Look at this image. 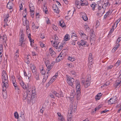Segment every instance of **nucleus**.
<instances>
[{
	"instance_id": "nucleus-1",
	"label": "nucleus",
	"mask_w": 121,
	"mask_h": 121,
	"mask_svg": "<svg viewBox=\"0 0 121 121\" xmlns=\"http://www.w3.org/2000/svg\"><path fill=\"white\" fill-rule=\"evenodd\" d=\"M110 5V4L108 0H105L104 4H103L102 6L98 5L97 15L100 17L105 12L106 7L109 6Z\"/></svg>"
},
{
	"instance_id": "nucleus-2",
	"label": "nucleus",
	"mask_w": 121,
	"mask_h": 121,
	"mask_svg": "<svg viewBox=\"0 0 121 121\" xmlns=\"http://www.w3.org/2000/svg\"><path fill=\"white\" fill-rule=\"evenodd\" d=\"M2 82L4 83L2 86V89L3 90H5L6 87H8L9 84L8 83V79L7 75L6 72L4 70L2 73Z\"/></svg>"
},
{
	"instance_id": "nucleus-3",
	"label": "nucleus",
	"mask_w": 121,
	"mask_h": 121,
	"mask_svg": "<svg viewBox=\"0 0 121 121\" xmlns=\"http://www.w3.org/2000/svg\"><path fill=\"white\" fill-rule=\"evenodd\" d=\"M31 89L30 88L27 89L26 92L24 93L23 96V99L24 100H25L27 99V101L28 102L30 101L31 99H32L31 95Z\"/></svg>"
},
{
	"instance_id": "nucleus-4",
	"label": "nucleus",
	"mask_w": 121,
	"mask_h": 121,
	"mask_svg": "<svg viewBox=\"0 0 121 121\" xmlns=\"http://www.w3.org/2000/svg\"><path fill=\"white\" fill-rule=\"evenodd\" d=\"M67 80L68 84L69 85L73 87L74 86V85L75 84V82L73 78H71L69 76L66 75Z\"/></svg>"
},
{
	"instance_id": "nucleus-5",
	"label": "nucleus",
	"mask_w": 121,
	"mask_h": 121,
	"mask_svg": "<svg viewBox=\"0 0 121 121\" xmlns=\"http://www.w3.org/2000/svg\"><path fill=\"white\" fill-rule=\"evenodd\" d=\"M79 33L80 35L81 38L85 40L87 39V36L85 34L84 32L82 30H80L79 31Z\"/></svg>"
},
{
	"instance_id": "nucleus-6",
	"label": "nucleus",
	"mask_w": 121,
	"mask_h": 121,
	"mask_svg": "<svg viewBox=\"0 0 121 121\" xmlns=\"http://www.w3.org/2000/svg\"><path fill=\"white\" fill-rule=\"evenodd\" d=\"M117 100L116 96H114L112 98H110L108 100V103L109 104H115Z\"/></svg>"
},
{
	"instance_id": "nucleus-7",
	"label": "nucleus",
	"mask_w": 121,
	"mask_h": 121,
	"mask_svg": "<svg viewBox=\"0 0 121 121\" xmlns=\"http://www.w3.org/2000/svg\"><path fill=\"white\" fill-rule=\"evenodd\" d=\"M54 63V62H53L50 65H47L46 66L47 67V69H46V72L48 71L47 73V74H49V73H50V72L51 69L52 68Z\"/></svg>"
},
{
	"instance_id": "nucleus-8",
	"label": "nucleus",
	"mask_w": 121,
	"mask_h": 121,
	"mask_svg": "<svg viewBox=\"0 0 121 121\" xmlns=\"http://www.w3.org/2000/svg\"><path fill=\"white\" fill-rule=\"evenodd\" d=\"M87 42L84 40L82 39L77 42V44L78 46L80 47L82 46H84L86 44Z\"/></svg>"
},
{
	"instance_id": "nucleus-9",
	"label": "nucleus",
	"mask_w": 121,
	"mask_h": 121,
	"mask_svg": "<svg viewBox=\"0 0 121 121\" xmlns=\"http://www.w3.org/2000/svg\"><path fill=\"white\" fill-rule=\"evenodd\" d=\"M70 110H71L70 112H69L68 115V121H71L72 120V112L73 111V108H71V107Z\"/></svg>"
},
{
	"instance_id": "nucleus-10",
	"label": "nucleus",
	"mask_w": 121,
	"mask_h": 121,
	"mask_svg": "<svg viewBox=\"0 0 121 121\" xmlns=\"http://www.w3.org/2000/svg\"><path fill=\"white\" fill-rule=\"evenodd\" d=\"M24 41V37H20L19 42V44H20L19 46H21L22 47H24V44H23Z\"/></svg>"
},
{
	"instance_id": "nucleus-11",
	"label": "nucleus",
	"mask_w": 121,
	"mask_h": 121,
	"mask_svg": "<svg viewBox=\"0 0 121 121\" xmlns=\"http://www.w3.org/2000/svg\"><path fill=\"white\" fill-rule=\"evenodd\" d=\"M75 84H76V91H80V83L79 81L76 80L75 81Z\"/></svg>"
},
{
	"instance_id": "nucleus-12",
	"label": "nucleus",
	"mask_w": 121,
	"mask_h": 121,
	"mask_svg": "<svg viewBox=\"0 0 121 121\" xmlns=\"http://www.w3.org/2000/svg\"><path fill=\"white\" fill-rule=\"evenodd\" d=\"M63 44L60 42H59V44H58L59 46L57 47V48H56L58 52H60L62 49L63 47Z\"/></svg>"
},
{
	"instance_id": "nucleus-13",
	"label": "nucleus",
	"mask_w": 121,
	"mask_h": 121,
	"mask_svg": "<svg viewBox=\"0 0 121 121\" xmlns=\"http://www.w3.org/2000/svg\"><path fill=\"white\" fill-rule=\"evenodd\" d=\"M52 8L54 12L57 13L59 12V10L58 8L57 5L56 4H54L53 5Z\"/></svg>"
},
{
	"instance_id": "nucleus-14",
	"label": "nucleus",
	"mask_w": 121,
	"mask_h": 121,
	"mask_svg": "<svg viewBox=\"0 0 121 121\" xmlns=\"http://www.w3.org/2000/svg\"><path fill=\"white\" fill-rule=\"evenodd\" d=\"M23 24L24 26H26L29 25V22L26 18H23L22 19Z\"/></svg>"
},
{
	"instance_id": "nucleus-15",
	"label": "nucleus",
	"mask_w": 121,
	"mask_h": 121,
	"mask_svg": "<svg viewBox=\"0 0 121 121\" xmlns=\"http://www.w3.org/2000/svg\"><path fill=\"white\" fill-rule=\"evenodd\" d=\"M0 39L2 41H3V42L4 43H6L7 41V37L6 35H4L3 36L0 37Z\"/></svg>"
},
{
	"instance_id": "nucleus-16",
	"label": "nucleus",
	"mask_w": 121,
	"mask_h": 121,
	"mask_svg": "<svg viewBox=\"0 0 121 121\" xmlns=\"http://www.w3.org/2000/svg\"><path fill=\"white\" fill-rule=\"evenodd\" d=\"M19 83L21 86L24 89H27V87L26 86V85L23 81L20 82Z\"/></svg>"
},
{
	"instance_id": "nucleus-17",
	"label": "nucleus",
	"mask_w": 121,
	"mask_h": 121,
	"mask_svg": "<svg viewBox=\"0 0 121 121\" xmlns=\"http://www.w3.org/2000/svg\"><path fill=\"white\" fill-rule=\"evenodd\" d=\"M70 11V10H69L68 11V15L65 17L66 19H67L68 20V19H70L73 15V14L72 13H70V14L69 13Z\"/></svg>"
},
{
	"instance_id": "nucleus-18",
	"label": "nucleus",
	"mask_w": 121,
	"mask_h": 121,
	"mask_svg": "<svg viewBox=\"0 0 121 121\" xmlns=\"http://www.w3.org/2000/svg\"><path fill=\"white\" fill-rule=\"evenodd\" d=\"M59 24L62 27H66V26L64 22L62 20H61L60 21Z\"/></svg>"
},
{
	"instance_id": "nucleus-19",
	"label": "nucleus",
	"mask_w": 121,
	"mask_h": 121,
	"mask_svg": "<svg viewBox=\"0 0 121 121\" xmlns=\"http://www.w3.org/2000/svg\"><path fill=\"white\" fill-rule=\"evenodd\" d=\"M19 121H25V115L23 114H21L20 117H19Z\"/></svg>"
},
{
	"instance_id": "nucleus-20",
	"label": "nucleus",
	"mask_w": 121,
	"mask_h": 121,
	"mask_svg": "<svg viewBox=\"0 0 121 121\" xmlns=\"http://www.w3.org/2000/svg\"><path fill=\"white\" fill-rule=\"evenodd\" d=\"M31 94L32 98L33 99L36 96V94L35 92V90H31Z\"/></svg>"
},
{
	"instance_id": "nucleus-21",
	"label": "nucleus",
	"mask_w": 121,
	"mask_h": 121,
	"mask_svg": "<svg viewBox=\"0 0 121 121\" xmlns=\"http://www.w3.org/2000/svg\"><path fill=\"white\" fill-rule=\"evenodd\" d=\"M7 87H6V89L5 90H3L2 89V90L3 91V92L2 93V94L3 95V96L4 98V99H6L7 98V94L6 93V92H5V91L6 90V89Z\"/></svg>"
},
{
	"instance_id": "nucleus-22",
	"label": "nucleus",
	"mask_w": 121,
	"mask_h": 121,
	"mask_svg": "<svg viewBox=\"0 0 121 121\" xmlns=\"http://www.w3.org/2000/svg\"><path fill=\"white\" fill-rule=\"evenodd\" d=\"M81 6H86L88 5L89 3L87 1L85 0L84 1L82 2H81Z\"/></svg>"
},
{
	"instance_id": "nucleus-23",
	"label": "nucleus",
	"mask_w": 121,
	"mask_h": 121,
	"mask_svg": "<svg viewBox=\"0 0 121 121\" xmlns=\"http://www.w3.org/2000/svg\"><path fill=\"white\" fill-rule=\"evenodd\" d=\"M49 76V74H44L43 78V80L42 83H44L45 82L46 80L48 78Z\"/></svg>"
},
{
	"instance_id": "nucleus-24",
	"label": "nucleus",
	"mask_w": 121,
	"mask_h": 121,
	"mask_svg": "<svg viewBox=\"0 0 121 121\" xmlns=\"http://www.w3.org/2000/svg\"><path fill=\"white\" fill-rule=\"evenodd\" d=\"M59 43V42H54L52 44V46L56 49V48H57V47L58 46V44Z\"/></svg>"
},
{
	"instance_id": "nucleus-25",
	"label": "nucleus",
	"mask_w": 121,
	"mask_h": 121,
	"mask_svg": "<svg viewBox=\"0 0 121 121\" xmlns=\"http://www.w3.org/2000/svg\"><path fill=\"white\" fill-rule=\"evenodd\" d=\"M90 84V82L88 80H86V82L85 83V84L84 85L85 87L87 88Z\"/></svg>"
},
{
	"instance_id": "nucleus-26",
	"label": "nucleus",
	"mask_w": 121,
	"mask_h": 121,
	"mask_svg": "<svg viewBox=\"0 0 121 121\" xmlns=\"http://www.w3.org/2000/svg\"><path fill=\"white\" fill-rule=\"evenodd\" d=\"M12 82L14 86V88L16 90H19L17 85V82H14L13 80L12 81Z\"/></svg>"
},
{
	"instance_id": "nucleus-27",
	"label": "nucleus",
	"mask_w": 121,
	"mask_h": 121,
	"mask_svg": "<svg viewBox=\"0 0 121 121\" xmlns=\"http://www.w3.org/2000/svg\"><path fill=\"white\" fill-rule=\"evenodd\" d=\"M19 50H17L15 53L14 54V59L16 60L19 56V53H18Z\"/></svg>"
},
{
	"instance_id": "nucleus-28",
	"label": "nucleus",
	"mask_w": 121,
	"mask_h": 121,
	"mask_svg": "<svg viewBox=\"0 0 121 121\" xmlns=\"http://www.w3.org/2000/svg\"><path fill=\"white\" fill-rule=\"evenodd\" d=\"M23 18H26V16L27 15V12L26 11V9H25L23 12Z\"/></svg>"
},
{
	"instance_id": "nucleus-29",
	"label": "nucleus",
	"mask_w": 121,
	"mask_h": 121,
	"mask_svg": "<svg viewBox=\"0 0 121 121\" xmlns=\"http://www.w3.org/2000/svg\"><path fill=\"white\" fill-rule=\"evenodd\" d=\"M52 92L56 96L58 97H60V94L59 93H58L56 92V91H53Z\"/></svg>"
},
{
	"instance_id": "nucleus-30",
	"label": "nucleus",
	"mask_w": 121,
	"mask_h": 121,
	"mask_svg": "<svg viewBox=\"0 0 121 121\" xmlns=\"http://www.w3.org/2000/svg\"><path fill=\"white\" fill-rule=\"evenodd\" d=\"M93 57L92 56V53H90L89 54V56L88 57V60L90 61L93 60Z\"/></svg>"
},
{
	"instance_id": "nucleus-31",
	"label": "nucleus",
	"mask_w": 121,
	"mask_h": 121,
	"mask_svg": "<svg viewBox=\"0 0 121 121\" xmlns=\"http://www.w3.org/2000/svg\"><path fill=\"white\" fill-rule=\"evenodd\" d=\"M53 38H54V42H59V39L58 37L56 35H55L53 37Z\"/></svg>"
},
{
	"instance_id": "nucleus-32",
	"label": "nucleus",
	"mask_w": 121,
	"mask_h": 121,
	"mask_svg": "<svg viewBox=\"0 0 121 121\" xmlns=\"http://www.w3.org/2000/svg\"><path fill=\"white\" fill-rule=\"evenodd\" d=\"M97 5V4L94 3L91 4V6L92 7V9L93 10H95V9Z\"/></svg>"
},
{
	"instance_id": "nucleus-33",
	"label": "nucleus",
	"mask_w": 121,
	"mask_h": 121,
	"mask_svg": "<svg viewBox=\"0 0 121 121\" xmlns=\"http://www.w3.org/2000/svg\"><path fill=\"white\" fill-rule=\"evenodd\" d=\"M91 41L92 40H95V35L93 33H91Z\"/></svg>"
},
{
	"instance_id": "nucleus-34",
	"label": "nucleus",
	"mask_w": 121,
	"mask_h": 121,
	"mask_svg": "<svg viewBox=\"0 0 121 121\" xmlns=\"http://www.w3.org/2000/svg\"><path fill=\"white\" fill-rule=\"evenodd\" d=\"M70 39V36L68 34H67L65 35V39L66 41L69 40Z\"/></svg>"
},
{
	"instance_id": "nucleus-35",
	"label": "nucleus",
	"mask_w": 121,
	"mask_h": 121,
	"mask_svg": "<svg viewBox=\"0 0 121 121\" xmlns=\"http://www.w3.org/2000/svg\"><path fill=\"white\" fill-rule=\"evenodd\" d=\"M68 60L71 61H73L75 60V59L72 56H69L68 58Z\"/></svg>"
},
{
	"instance_id": "nucleus-36",
	"label": "nucleus",
	"mask_w": 121,
	"mask_h": 121,
	"mask_svg": "<svg viewBox=\"0 0 121 121\" xmlns=\"http://www.w3.org/2000/svg\"><path fill=\"white\" fill-rule=\"evenodd\" d=\"M20 37H24V32L22 30H20L19 33Z\"/></svg>"
},
{
	"instance_id": "nucleus-37",
	"label": "nucleus",
	"mask_w": 121,
	"mask_h": 121,
	"mask_svg": "<svg viewBox=\"0 0 121 121\" xmlns=\"http://www.w3.org/2000/svg\"><path fill=\"white\" fill-rule=\"evenodd\" d=\"M43 10L46 14L47 13V11H48L47 7L46 6L45 4H44L43 7Z\"/></svg>"
},
{
	"instance_id": "nucleus-38",
	"label": "nucleus",
	"mask_w": 121,
	"mask_h": 121,
	"mask_svg": "<svg viewBox=\"0 0 121 121\" xmlns=\"http://www.w3.org/2000/svg\"><path fill=\"white\" fill-rule=\"evenodd\" d=\"M14 116L16 118L19 119V116L18 113L17 112H15L14 113Z\"/></svg>"
},
{
	"instance_id": "nucleus-39",
	"label": "nucleus",
	"mask_w": 121,
	"mask_h": 121,
	"mask_svg": "<svg viewBox=\"0 0 121 121\" xmlns=\"http://www.w3.org/2000/svg\"><path fill=\"white\" fill-rule=\"evenodd\" d=\"M35 77L36 79L37 80H39V75L38 73H37L36 74H35Z\"/></svg>"
},
{
	"instance_id": "nucleus-40",
	"label": "nucleus",
	"mask_w": 121,
	"mask_h": 121,
	"mask_svg": "<svg viewBox=\"0 0 121 121\" xmlns=\"http://www.w3.org/2000/svg\"><path fill=\"white\" fill-rule=\"evenodd\" d=\"M120 3L119 2H116V3L113 4L112 5V7H117L119 5H120Z\"/></svg>"
},
{
	"instance_id": "nucleus-41",
	"label": "nucleus",
	"mask_w": 121,
	"mask_h": 121,
	"mask_svg": "<svg viewBox=\"0 0 121 121\" xmlns=\"http://www.w3.org/2000/svg\"><path fill=\"white\" fill-rule=\"evenodd\" d=\"M120 84H121V82L120 80H117L115 83V85L116 86H117Z\"/></svg>"
},
{
	"instance_id": "nucleus-42",
	"label": "nucleus",
	"mask_w": 121,
	"mask_h": 121,
	"mask_svg": "<svg viewBox=\"0 0 121 121\" xmlns=\"http://www.w3.org/2000/svg\"><path fill=\"white\" fill-rule=\"evenodd\" d=\"M77 39H73V40H72L70 43V44L73 45H75L76 44V41H77Z\"/></svg>"
},
{
	"instance_id": "nucleus-43",
	"label": "nucleus",
	"mask_w": 121,
	"mask_h": 121,
	"mask_svg": "<svg viewBox=\"0 0 121 121\" xmlns=\"http://www.w3.org/2000/svg\"><path fill=\"white\" fill-rule=\"evenodd\" d=\"M56 77L55 76H54L52 78H51V79L50 80V81L49 82H54V80L56 79Z\"/></svg>"
},
{
	"instance_id": "nucleus-44",
	"label": "nucleus",
	"mask_w": 121,
	"mask_h": 121,
	"mask_svg": "<svg viewBox=\"0 0 121 121\" xmlns=\"http://www.w3.org/2000/svg\"><path fill=\"white\" fill-rule=\"evenodd\" d=\"M82 18L85 21H86L88 19L87 17L85 14L83 15Z\"/></svg>"
},
{
	"instance_id": "nucleus-45",
	"label": "nucleus",
	"mask_w": 121,
	"mask_h": 121,
	"mask_svg": "<svg viewBox=\"0 0 121 121\" xmlns=\"http://www.w3.org/2000/svg\"><path fill=\"white\" fill-rule=\"evenodd\" d=\"M76 94H77V98L78 99V98H79L80 95V91H76Z\"/></svg>"
},
{
	"instance_id": "nucleus-46",
	"label": "nucleus",
	"mask_w": 121,
	"mask_h": 121,
	"mask_svg": "<svg viewBox=\"0 0 121 121\" xmlns=\"http://www.w3.org/2000/svg\"><path fill=\"white\" fill-rule=\"evenodd\" d=\"M74 37H75V39H77V35L76 34L73 33V35L72 36V38L73 39V38Z\"/></svg>"
},
{
	"instance_id": "nucleus-47",
	"label": "nucleus",
	"mask_w": 121,
	"mask_h": 121,
	"mask_svg": "<svg viewBox=\"0 0 121 121\" xmlns=\"http://www.w3.org/2000/svg\"><path fill=\"white\" fill-rule=\"evenodd\" d=\"M121 63V61L120 60H118L116 63L115 65L117 67L118 66L120 65Z\"/></svg>"
},
{
	"instance_id": "nucleus-48",
	"label": "nucleus",
	"mask_w": 121,
	"mask_h": 121,
	"mask_svg": "<svg viewBox=\"0 0 121 121\" xmlns=\"http://www.w3.org/2000/svg\"><path fill=\"white\" fill-rule=\"evenodd\" d=\"M58 118L60 120V121H65L62 116H60Z\"/></svg>"
},
{
	"instance_id": "nucleus-49",
	"label": "nucleus",
	"mask_w": 121,
	"mask_h": 121,
	"mask_svg": "<svg viewBox=\"0 0 121 121\" xmlns=\"http://www.w3.org/2000/svg\"><path fill=\"white\" fill-rule=\"evenodd\" d=\"M51 55V56L53 58L56 57V54L55 52H53Z\"/></svg>"
},
{
	"instance_id": "nucleus-50",
	"label": "nucleus",
	"mask_w": 121,
	"mask_h": 121,
	"mask_svg": "<svg viewBox=\"0 0 121 121\" xmlns=\"http://www.w3.org/2000/svg\"><path fill=\"white\" fill-rule=\"evenodd\" d=\"M49 51L50 54L52 53L53 52H55L51 48H50L49 49Z\"/></svg>"
},
{
	"instance_id": "nucleus-51",
	"label": "nucleus",
	"mask_w": 121,
	"mask_h": 121,
	"mask_svg": "<svg viewBox=\"0 0 121 121\" xmlns=\"http://www.w3.org/2000/svg\"><path fill=\"white\" fill-rule=\"evenodd\" d=\"M62 59V58H61L59 56H58L56 58V60L57 62H59Z\"/></svg>"
},
{
	"instance_id": "nucleus-52",
	"label": "nucleus",
	"mask_w": 121,
	"mask_h": 121,
	"mask_svg": "<svg viewBox=\"0 0 121 121\" xmlns=\"http://www.w3.org/2000/svg\"><path fill=\"white\" fill-rule=\"evenodd\" d=\"M121 37H119L117 40L116 43L117 44H118V43L120 42V41H121Z\"/></svg>"
},
{
	"instance_id": "nucleus-53",
	"label": "nucleus",
	"mask_w": 121,
	"mask_h": 121,
	"mask_svg": "<svg viewBox=\"0 0 121 121\" xmlns=\"http://www.w3.org/2000/svg\"><path fill=\"white\" fill-rule=\"evenodd\" d=\"M31 16L33 18L34 16V14L35 13L34 11L31 12H30Z\"/></svg>"
},
{
	"instance_id": "nucleus-54",
	"label": "nucleus",
	"mask_w": 121,
	"mask_h": 121,
	"mask_svg": "<svg viewBox=\"0 0 121 121\" xmlns=\"http://www.w3.org/2000/svg\"><path fill=\"white\" fill-rule=\"evenodd\" d=\"M3 47L2 44L0 45V51L3 52Z\"/></svg>"
},
{
	"instance_id": "nucleus-55",
	"label": "nucleus",
	"mask_w": 121,
	"mask_h": 121,
	"mask_svg": "<svg viewBox=\"0 0 121 121\" xmlns=\"http://www.w3.org/2000/svg\"><path fill=\"white\" fill-rule=\"evenodd\" d=\"M30 12L34 11V7L30 8Z\"/></svg>"
},
{
	"instance_id": "nucleus-56",
	"label": "nucleus",
	"mask_w": 121,
	"mask_h": 121,
	"mask_svg": "<svg viewBox=\"0 0 121 121\" xmlns=\"http://www.w3.org/2000/svg\"><path fill=\"white\" fill-rule=\"evenodd\" d=\"M30 68L32 70H35L36 69V68L35 66L33 65H32V66L30 67Z\"/></svg>"
},
{
	"instance_id": "nucleus-57",
	"label": "nucleus",
	"mask_w": 121,
	"mask_h": 121,
	"mask_svg": "<svg viewBox=\"0 0 121 121\" xmlns=\"http://www.w3.org/2000/svg\"><path fill=\"white\" fill-rule=\"evenodd\" d=\"M113 66L112 65H110L109 66H108L107 67V69L108 70L111 69L113 67Z\"/></svg>"
},
{
	"instance_id": "nucleus-58",
	"label": "nucleus",
	"mask_w": 121,
	"mask_h": 121,
	"mask_svg": "<svg viewBox=\"0 0 121 121\" xmlns=\"http://www.w3.org/2000/svg\"><path fill=\"white\" fill-rule=\"evenodd\" d=\"M114 30V28H112L110 31L109 34H111V33L113 32Z\"/></svg>"
},
{
	"instance_id": "nucleus-59",
	"label": "nucleus",
	"mask_w": 121,
	"mask_h": 121,
	"mask_svg": "<svg viewBox=\"0 0 121 121\" xmlns=\"http://www.w3.org/2000/svg\"><path fill=\"white\" fill-rule=\"evenodd\" d=\"M36 69L32 70V72L34 75H35V74H36L37 73L36 71Z\"/></svg>"
},
{
	"instance_id": "nucleus-60",
	"label": "nucleus",
	"mask_w": 121,
	"mask_h": 121,
	"mask_svg": "<svg viewBox=\"0 0 121 121\" xmlns=\"http://www.w3.org/2000/svg\"><path fill=\"white\" fill-rule=\"evenodd\" d=\"M30 45L31 46H33L34 44V40H30Z\"/></svg>"
},
{
	"instance_id": "nucleus-61",
	"label": "nucleus",
	"mask_w": 121,
	"mask_h": 121,
	"mask_svg": "<svg viewBox=\"0 0 121 121\" xmlns=\"http://www.w3.org/2000/svg\"><path fill=\"white\" fill-rule=\"evenodd\" d=\"M46 22L47 24H48L50 23V21L49 19L47 18L46 19Z\"/></svg>"
},
{
	"instance_id": "nucleus-62",
	"label": "nucleus",
	"mask_w": 121,
	"mask_h": 121,
	"mask_svg": "<svg viewBox=\"0 0 121 121\" xmlns=\"http://www.w3.org/2000/svg\"><path fill=\"white\" fill-rule=\"evenodd\" d=\"M40 45L41 47L42 48H43L44 46V44L42 42H40Z\"/></svg>"
},
{
	"instance_id": "nucleus-63",
	"label": "nucleus",
	"mask_w": 121,
	"mask_h": 121,
	"mask_svg": "<svg viewBox=\"0 0 121 121\" xmlns=\"http://www.w3.org/2000/svg\"><path fill=\"white\" fill-rule=\"evenodd\" d=\"M45 64L46 66H47V65H50V61L48 60L46 61L45 62Z\"/></svg>"
},
{
	"instance_id": "nucleus-64",
	"label": "nucleus",
	"mask_w": 121,
	"mask_h": 121,
	"mask_svg": "<svg viewBox=\"0 0 121 121\" xmlns=\"http://www.w3.org/2000/svg\"><path fill=\"white\" fill-rule=\"evenodd\" d=\"M84 28L86 30L89 29V27L88 25H85L84 26Z\"/></svg>"
}]
</instances>
